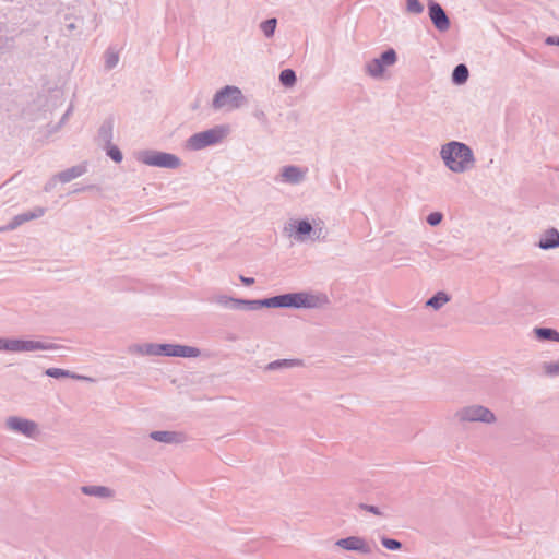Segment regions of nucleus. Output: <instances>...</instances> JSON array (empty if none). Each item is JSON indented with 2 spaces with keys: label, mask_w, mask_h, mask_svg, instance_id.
I'll return each instance as SVG.
<instances>
[{
  "label": "nucleus",
  "mask_w": 559,
  "mask_h": 559,
  "mask_svg": "<svg viewBox=\"0 0 559 559\" xmlns=\"http://www.w3.org/2000/svg\"><path fill=\"white\" fill-rule=\"evenodd\" d=\"M295 365H296V361L293 359H278V360L271 361L266 366V370L273 371V370L281 369V368H290V367H294Z\"/></svg>",
  "instance_id": "c85d7f7f"
},
{
  "label": "nucleus",
  "mask_w": 559,
  "mask_h": 559,
  "mask_svg": "<svg viewBox=\"0 0 559 559\" xmlns=\"http://www.w3.org/2000/svg\"><path fill=\"white\" fill-rule=\"evenodd\" d=\"M397 61V55L393 48L383 51L378 58H373L365 64V73L372 79H381L385 68L392 67Z\"/></svg>",
  "instance_id": "1a4fd4ad"
},
{
  "label": "nucleus",
  "mask_w": 559,
  "mask_h": 559,
  "mask_svg": "<svg viewBox=\"0 0 559 559\" xmlns=\"http://www.w3.org/2000/svg\"><path fill=\"white\" fill-rule=\"evenodd\" d=\"M534 332L539 340L557 342L558 332L556 330L550 328H536Z\"/></svg>",
  "instance_id": "a878e982"
},
{
  "label": "nucleus",
  "mask_w": 559,
  "mask_h": 559,
  "mask_svg": "<svg viewBox=\"0 0 559 559\" xmlns=\"http://www.w3.org/2000/svg\"><path fill=\"white\" fill-rule=\"evenodd\" d=\"M134 352L140 355L146 356H166L182 358H197L201 355L199 348L181 344L145 343L141 345H135Z\"/></svg>",
  "instance_id": "f03ea898"
},
{
  "label": "nucleus",
  "mask_w": 559,
  "mask_h": 559,
  "mask_svg": "<svg viewBox=\"0 0 559 559\" xmlns=\"http://www.w3.org/2000/svg\"><path fill=\"white\" fill-rule=\"evenodd\" d=\"M211 301L224 309L246 311V299L234 298L225 294H218L213 296Z\"/></svg>",
  "instance_id": "4468645a"
},
{
  "label": "nucleus",
  "mask_w": 559,
  "mask_h": 559,
  "mask_svg": "<svg viewBox=\"0 0 559 559\" xmlns=\"http://www.w3.org/2000/svg\"><path fill=\"white\" fill-rule=\"evenodd\" d=\"M0 350L13 353V338L0 337Z\"/></svg>",
  "instance_id": "c9c22d12"
},
{
  "label": "nucleus",
  "mask_w": 559,
  "mask_h": 559,
  "mask_svg": "<svg viewBox=\"0 0 559 559\" xmlns=\"http://www.w3.org/2000/svg\"><path fill=\"white\" fill-rule=\"evenodd\" d=\"M44 214H45L44 207H40V206L35 207L32 211H27V212L21 213L19 215H15L5 227L1 228V230H13L16 227H19L20 225H22L28 221L41 217Z\"/></svg>",
  "instance_id": "2eb2a0df"
},
{
  "label": "nucleus",
  "mask_w": 559,
  "mask_h": 559,
  "mask_svg": "<svg viewBox=\"0 0 559 559\" xmlns=\"http://www.w3.org/2000/svg\"><path fill=\"white\" fill-rule=\"evenodd\" d=\"M469 71L464 63L457 64L452 72V82L462 85L468 80Z\"/></svg>",
  "instance_id": "5701e85b"
},
{
  "label": "nucleus",
  "mask_w": 559,
  "mask_h": 559,
  "mask_svg": "<svg viewBox=\"0 0 559 559\" xmlns=\"http://www.w3.org/2000/svg\"><path fill=\"white\" fill-rule=\"evenodd\" d=\"M449 300H450V297L447 293L438 292L437 294H435L431 298H429L426 301V306L438 310L441 307H443Z\"/></svg>",
  "instance_id": "b1692460"
},
{
  "label": "nucleus",
  "mask_w": 559,
  "mask_h": 559,
  "mask_svg": "<svg viewBox=\"0 0 559 559\" xmlns=\"http://www.w3.org/2000/svg\"><path fill=\"white\" fill-rule=\"evenodd\" d=\"M239 280L241 281L242 284H245L246 286H250L254 283V278L253 277H246L243 275H240L239 276Z\"/></svg>",
  "instance_id": "a19ab883"
},
{
  "label": "nucleus",
  "mask_w": 559,
  "mask_h": 559,
  "mask_svg": "<svg viewBox=\"0 0 559 559\" xmlns=\"http://www.w3.org/2000/svg\"><path fill=\"white\" fill-rule=\"evenodd\" d=\"M406 11L409 14L419 15L424 12V5L419 0H405Z\"/></svg>",
  "instance_id": "7c9ffc66"
},
{
  "label": "nucleus",
  "mask_w": 559,
  "mask_h": 559,
  "mask_svg": "<svg viewBox=\"0 0 559 559\" xmlns=\"http://www.w3.org/2000/svg\"><path fill=\"white\" fill-rule=\"evenodd\" d=\"M307 176V169H302L299 166L288 165L284 166L281 169L278 177L276 178L277 182L288 183V185H299L305 181Z\"/></svg>",
  "instance_id": "ddd939ff"
},
{
  "label": "nucleus",
  "mask_w": 559,
  "mask_h": 559,
  "mask_svg": "<svg viewBox=\"0 0 559 559\" xmlns=\"http://www.w3.org/2000/svg\"><path fill=\"white\" fill-rule=\"evenodd\" d=\"M557 342H559V332H558V336H557Z\"/></svg>",
  "instance_id": "c03bdc74"
},
{
  "label": "nucleus",
  "mask_w": 559,
  "mask_h": 559,
  "mask_svg": "<svg viewBox=\"0 0 559 559\" xmlns=\"http://www.w3.org/2000/svg\"><path fill=\"white\" fill-rule=\"evenodd\" d=\"M275 297L276 308L314 309L321 307L324 302V299L320 296L306 292L288 293Z\"/></svg>",
  "instance_id": "7ed1b4c3"
},
{
  "label": "nucleus",
  "mask_w": 559,
  "mask_h": 559,
  "mask_svg": "<svg viewBox=\"0 0 559 559\" xmlns=\"http://www.w3.org/2000/svg\"><path fill=\"white\" fill-rule=\"evenodd\" d=\"M381 544L389 550H400L402 548V543L400 540L389 538L386 536L381 537Z\"/></svg>",
  "instance_id": "2f4dec72"
},
{
  "label": "nucleus",
  "mask_w": 559,
  "mask_h": 559,
  "mask_svg": "<svg viewBox=\"0 0 559 559\" xmlns=\"http://www.w3.org/2000/svg\"><path fill=\"white\" fill-rule=\"evenodd\" d=\"M312 239H325L328 231L323 227H313L312 230Z\"/></svg>",
  "instance_id": "4c0bfd02"
},
{
  "label": "nucleus",
  "mask_w": 559,
  "mask_h": 559,
  "mask_svg": "<svg viewBox=\"0 0 559 559\" xmlns=\"http://www.w3.org/2000/svg\"><path fill=\"white\" fill-rule=\"evenodd\" d=\"M246 104V97L241 90L235 85H226L218 90L212 100L214 110H235Z\"/></svg>",
  "instance_id": "20e7f679"
},
{
  "label": "nucleus",
  "mask_w": 559,
  "mask_h": 559,
  "mask_svg": "<svg viewBox=\"0 0 559 559\" xmlns=\"http://www.w3.org/2000/svg\"><path fill=\"white\" fill-rule=\"evenodd\" d=\"M150 438L154 441L165 444H178L183 442L185 437L181 432L168 431V430H156L150 433Z\"/></svg>",
  "instance_id": "f3484780"
},
{
  "label": "nucleus",
  "mask_w": 559,
  "mask_h": 559,
  "mask_svg": "<svg viewBox=\"0 0 559 559\" xmlns=\"http://www.w3.org/2000/svg\"><path fill=\"white\" fill-rule=\"evenodd\" d=\"M536 246L542 250H552L559 248V230L555 227L547 228L539 236Z\"/></svg>",
  "instance_id": "dca6fc26"
},
{
  "label": "nucleus",
  "mask_w": 559,
  "mask_h": 559,
  "mask_svg": "<svg viewBox=\"0 0 559 559\" xmlns=\"http://www.w3.org/2000/svg\"><path fill=\"white\" fill-rule=\"evenodd\" d=\"M82 493L91 497H95L98 499H112L115 497V491L102 485H85L81 487Z\"/></svg>",
  "instance_id": "a211bd4d"
},
{
  "label": "nucleus",
  "mask_w": 559,
  "mask_h": 559,
  "mask_svg": "<svg viewBox=\"0 0 559 559\" xmlns=\"http://www.w3.org/2000/svg\"><path fill=\"white\" fill-rule=\"evenodd\" d=\"M66 28H67V31H69V32H73L74 29H76V28H78V25H76V23H75V22H71V23H68V24L66 25Z\"/></svg>",
  "instance_id": "79ce46f5"
},
{
  "label": "nucleus",
  "mask_w": 559,
  "mask_h": 559,
  "mask_svg": "<svg viewBox=\"0 0 559 559\" xmlns=\"http://www.w3.org/2000/svg\"><path fill=\"white\" fill-rule=\"evenodd\" d=\"M428 14L433 24V26L441 33L447 32L451 22L449 16L447 15L444 9L435 0H429L428 2Z\"/></svg>",
  "instance_id": "9b49d317"
},
{
  "label": "nucleus",
  "mask_w": 559,
  "mask_h": 559,
  "mask_svg": "<svg viewBox=\"0 0 559 559\" xmlns=\"http://www.w3.org/2000/svg\"><path fill=\"white\" fill-rule=\"evenodd\" d=\"M45 374L50 378H55V379H59V378H71V379H78V380H87L88 379L86 377L75 374L69 370H64V369H60V368H48L45 370Z\"/></svg>",
  "instance_id": "4be33fe9"
},
{
  "label": "nucleus",
  "mask_w": 559,
  "mask_h": 559,
  "mask_svg": "<svg viewBox=\"0 0 559 559\" xmlns=\"http://www.w3.org/2000/svg\"><path fill=\"white\" fill-rule=\"evenodd\" d=\"M297 81V76L294 70L292 69H284L280 73V82L282 85L286 87H292L295 85Z\"/></svg>",
  "instance_id": "393cba45"
},
{
  "label": "nucleus",
  "mask_w": 559,
  "mask_h": 559,
  "mask_svg": "<svg viewBox=\"0 0 559 559\" xmlns=\"http://www.w3.org/2000/svg\"><path fill=\"white\" fill-rule=\"evenodd\" d=\"M335 545L342 549L356 551L362 555H370L372 552V547L370 544L359 536L341 538L336 540Z\"/></svg>",
  "instance_id": "f8f14e48"
},
{
  "label": "nucleus",
  "mask_w": 559,
  "mask_h": 559,
  "mask_svg": "<svg viewBox=\"0 0 559 559\" xmlns=\"http://www.w3.org/2000/svg\"><path fill=\"white\" fill-rule=\"evenodd\" d=\"M118 62H119L118 52L114 49H108L105 52V68L107 70H111L117 67Z\"/></svg>",
  "instance_id": "cd10ccee"
},
{
  "label": "nucleus",
  "mask_w": 559,
  "mask_h": 559,
  "mask_svg": "<svg viewBox=\"0 0 559 559\" xmlns=\"http://www.w3.org/2000/svg\"><path fill=\"white\" fill-rule=\"evenodd\" d=\"M138 160L146 166L167 169H176L181 165V159L177 155L155 150L140 152Z\"/></svg>",
  "instance_id": "423d86ee"
},
{
  "label": "nucleus",
  "mask_w": 559,
  "mask_h": 559,
  "mask_svg": "<svg viewBox=\"0 0 559 559\" xmlns=\"http://www.w3.org/2000/svg\"><path fill=\"white\" fill-rule=\"evenodd\" d=\"M252 115L261 124H263V126L269 124L267 116L262 109H254Z\"/></svg>",
  "instance_id": "e433bc0d"
},
{
  "label": "nucleus",
  "mask_w": 559,
  "mask_h": 559,
  "mask_svg": "<svg viewBox=\"0 0 559 559\" xmlns=\"http://www.w3.org/2000/svg\"><path fill=\"white\" fill-rule=\"evenodd\" d=\"M455 418L460 423H481L491 425L497 417L488 407L479 404L464 406L455 412Z\"/></svg>",
  "instance_id": "0eeeda50"
},
{
  "label": "nucleus",
  "mask_w": 559,
  "mask_h": 559,
  "mask_svg": "<svg viewBox=\"0 0 559 559\" xmlns=\"http://www.w3.org/2000/svg\"><path fill=\"white\" fill-rule=\"evenodd\" d=\"M98 139L105 145L111 144L114 140V123L111 120H106L98 129Z\"/></svg>",
  "instance_id": "412c9836"
},
{
  "label": "nucleus",
  "mask_w": 559,
  "mask_h": 559,
  "mask_svg": "<svg viewBox=\"0 0 559 559\" xmlns=\"http://www.w3.org/2000/svg\"><path fill=\"white\" fill-rule=\"evenodd\" d=\"M439 155L444 166L453 174L467 173L476 164L473 150L459 141H450L441 145Z\"/></svg>",
  "instance_id": "f257e3e1"
},
{
  "label": "nucleus",
  "mask_w": 559,
  "mask_h": 559,
  "mask_svg": "<svg viewBox=\"0 0 559 559\" xmlns=\"http://www.w3.org/2000/svg\"><path fill=\"white\" fill-rule=\"evenodd\" d=\"M277 20L275 17L269 19L266 21H263L260 24V29L264 34L265 37L271 38L276 29Z\"/></svg>",
  "instance_id": "bb28decb"
},
{
  "label": "nucleus",
  "mask_w": 559,
  "mask_h": 559,
  "mask_svg": "<svg viewBox=\"0 0 559 559\" xmlns=\"http://www.w3.org/2000/svg\"><path fill=\"white\" fill-rule=\"evenodd\" d=\"M70 111H71V109H68V111L63 115V117L61 119V123H63L64 120L68 118V116L70 115Z\"/></svg>",
  "instance_id": "37998d69"
},
{
  "label": "nucleus",
  "mask_w": 559,
  "mask_h": 559,
  "mask_svg": "<svg viewBox=\"0 0 559 559\" xmlns=\"http://www.w3.org/2000/svg\"><path fill=\"white\" fill-rule=\"evenodd\" d=\"M359 508L361 510H365L367 512H370L374 515H382V512L380 511V509L376 506H371V504H365V503H361L359 504Z\"/></svg>",
  "instance_id": "58836bf2"
},
{
  "label": "nucleus",
  "mask_w": 559,
  "mask_h": 559,
  "mask_svg": "<svg viewBox=\"0 0 559 559\" xmlns=\"http://www.w3.org/2000/svg\"><path fill=\"white\" fill-rule=\"evenodd\" d=\"M58 348L57 344L47 341L13 338V353L56 350Z\"/></svg>",
  "instance_id": "9d476101"
},
{
  "label": "nucleus",
  "mask_w": 559,
  "mask_h": 559,
  "mask_svg": "<svg viewBox=\"0 0 559 559\" xmlns=\"http://www.w3.org/2000/svg\"><path fill=\"white\" fill-rule=\"evenodd\" d=\"M312 230L313 226L306 219L299 221L296 227V231L301 240H304L305 236L311 235Z\"/></svg>",
  "instance_id": "c756f323"
},
{
  "label": "nucleus",
  "mask_w": 559,
  "mask_h": 559,
  "mask_svg": "<svg viewBox=\"0 0 559 559\" xmlns=\"http://www.w3.org/2000/svg\"><path fill=\"white\" fill-rule=\"evenodd\" d=\"M263 307L276 308V297L274 296L258 300L246 299V311H257Z\"/></svg>",
  "instance_id": "aec40b11"
},
{
  "label": "nucleus",
  "mask_w": 559,
  "mask_h": 559,
  "mask_svg": "<svg viewBox=\"0 0 559 559\" xmlns=\"http://www.w3.org/2000/svg\"><path fill=\"white\" fill-rule=\"evenodd\" d=\"M107 155L116 163H120L123 158L121 151L112 144L106 145Z\"/></svg>",
  "instance_id": "473e14b6"
},
{
  "label": "nucleus",
  "mask_w": 559,
  "mask_h": 559,
  "mask_svg": "<svg viewBox=\"0 0 559 559\" xmlns=\"http://www.w3.org/2000/svg\"><path fill=\"white\" fill-rule=\"evenodd\" d=\"M4 425L7 430L32 440L38 439L41 433L39 425L35 420L21 416H9Z\"/></svg>",
  "instance_id": "6e6552de"
},
{
  "label": "nucleus",
  "mask_w": 559,
  "mask_h": 559,
  "mask_svg": "<svg viewBox=\"0 0 559 559\" xmlns=\"http://www.w3.org/2000/svg\"><path fill=\"white\" fill-rule=\"evenodd\" d=\"M228 134V128L216 126L202 132L192 134L187 140V147L191 151H200L223 141Z\"/></svg>",
  "instance_id": "39448f33"
},
{
  "label": "nucleus",
  "mask_w": 559,
  "mask_h": 559,
  "mask_svg": "<svg viewBox=\"0 0 559 559\" xmlns=\"http://www.w3.org/2000/svg\"><path fill=\"white\" fill-rule=\"evenodd\" d=\"M85 171H86V167L85 166L76 165V166L70 167V168H68V169H66L63 171H60L57 175V178L62 183H67V182H70L71 180L82 176Z\"/></svg>",
  "instance_id": "6ab92c4d"
},
{
  "label": "nucleus",
  "mask_w": 559,
  "mask_h": 559,
  "mask_svg": "<svg viewBox=\"0 0 559 559\" xmlns=\"http://www.w3.org/2000/svg\"><path fill=\"white\" fill-rule=\"evenodd\" d=\"M443 215L441 212H431L426 221L430 226H437L441 223Z\"/></svg>",
  "instance_id": "f704fd0d"
},
{
  "label": "nucleus",
  "mask_w": 559,
  "mask_h": 559,
  "mask_svg": "<svg viewBox=\"0 0 559 559\" xmlns=\"http://www.w3.org/2000/svg\"><path fill=\"white\" fill-rule=\"evenodd\" d=\"M547 45H558L559 46V36H548L545 40Z\"/></svg>",
  "instance_id": "ea45409f"
},
{
  "label": "nucleus",
  "mask_w": 559,
  "mask_h": 559,
  "mask_svg": "<svg viewBox=\"0 0 559 559\" xmlns=\"http://www.w3.org/2000/svg\"><path fill=\"white\" fill-rule=\"evenodd\" d=\"M544 370L546 374L550 377L559 376V359L557 361L546 362Z\"/></svg>",
  "instance_id": "72a5a7b5"
}]
</instances>
